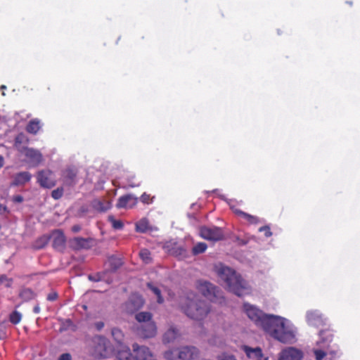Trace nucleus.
I'll use <instances>...</instances> for the list:
<instances>
[{
  "label": "nucleus",
  "instance_id": "1",
  "mask_svg": "<svg viewBox=\"0 0 360 360\" xmlns=\"http://www.w3.org/2000/svg\"><path fill=\"white\" fill-rule=\"evenodd\" d=\"M259 327L281 342L291 343L295 339L293 332L286 328L284 319L280 316L266 314Z\"/></svg>",
  "mask_w": 360,
  "mask_h": 360
},
{
  "label": "nucleus",
  "instance_id": "2",
  "mask_svg": "<svg viewBox=\"0 0 360 360\" xmlns=\"http://www.w3.org/2000/svg\"><path fill=\"white\" fill-rule=\"evenodd\" d=\"M259 327L281 342L291 343L295 339L293 332L286 328L284 319L280 316L266 314Z\"/></svg>",
  "mask_w": 360,
  "mask_h": 360
},
{
  "label": "nucleus",
  "instance_id": "3",
  "mask_svg": "<svg viewBox=\"0 0 360 360\" xmlns=\"http://www.w3.org/2000/svg\"><path fill=\"white\" fill-rule=\"evenodd\" d=\"M181 309L187 316L196 321L203 320L210 311V304L194 293L185 298Z\"/></svg>",
  "mask_w": 360,
  "mask_h": 360
},
{
  "label": "nucleus",
  "instance_id": "4",
  "mask_svg": "<svg viewBox=\"0 0 360 360\" xmlns=\"http://www.w3.org/2000/svg\"><path fill=\"white\" fill-rule=\"evenodd\" d=\"M181 309L187 316L196 321L203 320L210 311V304L194 293L185 298Z\"/></svg>",
  "mask_w": 360,
  "mask_h": 360
},
{
  "label": "nucleus",
  "instance_id": "5",
  "mask_svg": "<svg viewBox=\"0 0 360 360\" xmlns=\"http://www.w3.org/2000/svg\"><path fill=\"white\" fill-rule=\"evenodd\" d=\"M218 275L229 291L238 297L243 295L247 290L245 281L235 271L227 266H221L218 271Z\"/></svg>",
  "mask_w": 360,
  "mask_h": 360
},
{
  "label": "nucleus",
  "instance_id": "6",
  "mask_svg": "<svg viewBox=\"0 0 360 360\" xmlns=\"http://www.w3.org/2000/svg\"><path fill=\"white\" fill-rule=\"evenodd\" d=\"M92 356L96 359H107L114 354V349L112 344L104 336H94L92 338Z\"/></svg>",
  "mask_w": 360,
  "mask_h": 360
},
{
  "label": "nucleus",
  "instance_id": "7",
  "mask_svg": "<svg viewBox=\"0 0 360 360\" xmlns=\"http://www.w3.org/2000/svg\"><path fill=\"white\" fill-rule=\"evenodd\" d=\"M199 350L195 347H183L169 350L165 353L167 360H193L198 358Z\"/></svg>",
  "mask_w": 360,
  "mask_h": 360
},
{
  "label": "nucleus",
  "instance_id": "8",
  "mask_svg": "<svg viewBox=\"0 0 360 360\" xmlns=\"http://www.w3.org/2000/svg\"><path fill=\"white\" fill-rule=\"evenodd\" d=\"M196 288L203 296L212 302H221L224 300V297L218 288L207 281H197Z\"/></svg>",
  "mask_w": 360,
  "mask_h": 360
},
{
  "label": "nucleus",
  "instance_id": "9",
  "mask_svg": "<svg viewBox=\"0 0 360 360\" xmlns=\"http://www.w3.org/2000/svg\"><path fill=\"white\" fill-rule=\"evenodd\" d=\"M243 309L247 316L258 327L266 315L258 307L248 302L243 304Z\"/></svg>",
  "mask_w": 360,
  "mask_h": 360
},
{
  "label": "nucleus",
  "instance_id": "10",
  "mask_svg": "<svg viewBox=\"0 0 360 360\" xmlns=\"http://www.w3.org/2000/svg\"><path fill=\"white\" fill-rule=\"evenodd\" d=\"M200 233L202 238L213 241L221 240L224 236L222 229L217 226H202L200 229Z\"/></svg>",
  "mask_w": 360,
  "mask_h": 360
},
{
  "label": "nucleus",
  "instance_id": "11",
  "mask_svg": "<svg viewBox=\"0 0 360 360\" xmlns=\"http://www.w3.org/2000/svg\"><path fill=\"white\" fill-rule=\"evenodd\" d=\"M37 183L43 188H51L56 186V180L52 171L42 169L37 175Z\"/></svg>",
  "mask_w": 360,
  "mask_h": 360
},
{
  "label": "nucleus",
  "instance_id": "12",
  "mask_svg": "<svg viewBox=\"0 0 360 360\" xmlns=\"http://www.w3.org/2000/svg\"><path fill=\"white\" fill-rule=\"evenodd\" d=\"M163 248L169 255L183 259L186 257V250L177 242L169 240L165 243Z\"/></svg>",
  "mask_w": 360,
  "mask_h": 360
},
{
  "label": "nucleus",
  "instance_id": "13",
  "mask_svg": "<svg viewBox=\"0 0 360 360\" xmlns=\"http://www.w3.org/2000/svg\"><path fill=\"white\" fill-rule=\"evenodd\" d=\"M78 170L75 167H69L63 170L61 179L63 184L67 186H74L77 184Z\"/></svg>",
  "mask_w": 360,
  "mask_h": 360
},
{
  "label": "nucleus",
  "instance_id": "14",
  "mask_svg": "<svg viewBox=\"0 0 360 360\" xmlns=\"http://www.w3.org/2000/svg\"><path fill=\"white\" fill-rule=\"evenodd\" d=\"M135 360H150L153 356L150 349L146 346H139L137 343L132 345Z\"/></svg>",
  "mask_w": 360,
  "mask_h": 360
},
{
  "label": "nucleus",
  "instance_id": "15",
  "mask_svg": "<svg viewBox=\"0 0 360 360\" xmlns=\"http://www.w3.org/2000/svg\"><path fill=\"white\" fill-rule=\"evenodd\" d=\"M138 202V198L132 194L120 196L116 204L117 208L129 209L134 207Z\"/></svg>",
  "mask_w": 360,
  "mask_h": 360
},
{
  "label": "nucleus",
  "instance_id": "16",
  "mask_svg": "<svg viewBox=\"0 0 360 360\" xmlns=\"http://www.w3.org/2000/svg\"><path fill=\"white\" fill-rule=\"evenodd\" d=\"M138 334L143 338H153L156 334V326L154 322L142 323L138 329Z\"/></svg>",
  "mask_w": 360,
  "mask_h": 360
},
{
  "label": "nucleus",
  "instance_id": "17",
  "mask_svg": "<svg viewBox=\"0 0 360 360\" xmlns=\"http://www.w3.org/2000/svg\"><path fill=\"white\" fill-rule=\"evenodd\" d=\"M143 304L144 300L141 295L133 294L126 303V307L129 312H134L141 308Z\"/></svg>",
  "mask_w": 360,
  "mask_h": 360
},
{
  "label": "nucleus",
  "instance_id": "18",
  "mask_svg": "<svg viewBox=\"0 0 360 360\" xmlns=\"http://www.w3.org/2000/svg\"><path fill=\"white\" fill-rule=\"evenodd\" d=\"M25 155L30 162L34 166L39 165L43 160L42 154L39 150L33 148H25Z\"/></svg>",
  "mask_w": 360,
  "mask_h": 360
},
{
  "label": "nucleus",
  "instance_id": "19",
  "mask_svg": "<svg viewBox=\"0 0 360 360\" xmlns=\"http://www.w3.org/2000/svg\"><path fill=\"white\" fill-rule=\"evenodd\" d=\"M302 358V354L300 351L290 347L281 352L278 360H301Z\"/></svg>",
  "mask_w": 360,
  "mask_h": 360
},
{
  "label": "nucleus",
  "instance_id": "20",
  "mask_svg": "<svg viewBox=\"0 0 360 360\" xmlns=\"http://www.w3.org/2000/svg\"><path fill=\"white\" fill-rule=\"evenodd\" d=\"M51 238H53V247L57 250H61L65 247V237L60 230H55L52 232Z\"/></svg>",
  "mask_w": 360,
  "mask_h": 360
},
{
  "label": "nucleus",
  "instance_id": "21",
  "mask_svg": "<svg viewBox=\"0 0 360 360\" xmlns=\"http://www.w3.org/2000/svg\"><path fill=\"white\" fill-rule=\"evenodd\" d=\"M321 340L317 344L323 348L328 347L333 340V334L330 329L321 330L319 332Z\"/></svg>",
  "mask_w": 360,
  "mask_h": 360
},
{
  "label": "nucleus",
  "instance_id": "22",
  "mask_svg": "<svg viewBox=\"0 0 360 360\" xmlns=\"http://www.w3.org/2000/svg\"><path fill=\"white\" fill-rule=\"evenodd\" d=\"M32 175L28 172H22L16 174L14 176L12 185L13 186H21L24 185L27 182L30 181Z\"/></svg>",
  "mask_w": 360,
  "mask_h": 360
},
{
  "label": "nucleus",
  "instance_id": "23",
  "mask_svg": "<svg viewBox=\"0 0 360 360\" xmlns=\"http://www.w3.org/2000/svg\"><path fill=\"white\" fill-rule=\"evenodd\" d=\"M180 336L179 331L171 326L164 334L162 341L164 343H169L176 340Z\"/></svg>",
  "mask_w": 360,
  "mask_h": 360
},
{
  "label": "nucleus",
  "instance_id": "24",
  "mask_svg": "<svg viewBox=\"0 0 360 360\" xmlns=\"http://www.w3.org/2000/svg\"><path fill=\"white\" fill-rule=\"evenodd\" d=\"M116 358L118 360H135L130 349L124 345H121L120 349L117 352Z\"/></svg>",
  "mask_w": 360,
  "mask_h": 360
},
{
  "label": "nucleus",
  "instance_id": "25",
  "mask_svg": "<svg viewBox=\"0 0 360 360\" xmlns=\"http://www.w3.org/2000/svg\"><path fill=\"white\" fill-rule=\"evenodd\" d=\"M51 236L49 235H43L37 238L32 244L34 250H40L44 248L49 242Z\"/></svg>",
  "mask_w": 360,
  "mask_h": 360
},
{
  "label": "nucleus",
  "instance_id": "26",
  "mask_svg": "<svg viewBox=\"0 0 360 360\" xmlns=\"http://www.w3.org/2000/svg\"><path fill=\"white\" fill-rule=\"evenodd\" d=\"M243 350L249 358L263 359V353L260 347L251 348L244 346Z\"/></svg>",
  "mask_w": 360,
  "mask_h": 360
},
{
  "label": "nucleus",
  "instance_id": "27",
  "mask_svg": "<svg viewBox=\"0 0 360 360\" xmlns=\"http://www.w3.org/2000/svg\"><path fill=\"white\" fill-rule=\"evenodd\" d=\"M41 129V122L38 119L31 120L26 127L28 133L36 134Z\"/></svg>",
  "mask_w": 360,
  "mask_h": 360
},
{
  "label": "nucleus",
  "instance_id": "28",
  "mask_svg": "<svg viewBox=\"0 0 360 360\" xmlns=\"http://www.w3.org/2000/svg\"><path fill=\"white\" fill-rule=\"evenodd\" d=\"M20 297L25 302L34 299L36 296L34 292L30 288H23L19 294Z\"/></svg>",
  "mask_w": 360,
  "mask_h": 360
},
{
  "label": "nucleus",
  "instance_id": "29",
  "mask_svg": "<svg viewBox=\"0 0 360 360\" xmlns=\"http://www.w3.org/2000/svg\"><path fill=\"white\" fill-rule=\"evenodd\" d=\"M109 263V266L112 271H115L117 269H118L122 265V262L121 259L115 257V256H110L108 257V260Z\"/></svg>",
  "mask_w": 360,
  "mask_h": 360
},
{
  "label": "nucleus",
  "instance_id": "30",
  "mask_svg": "<svg viewBox=\"0 0 360 360\" xmlns=\"http://www.w3.org/2000/svg\"><path fill=\"white\" fill-rule=\"evenodd\" d=\"M135 318L139 323L151 322L152 314L150 312L141 311L136 314Z\"/></svg>",
  "mask_w": 360,
  "mask_h": 360
},
{
  "label": "nucleus",
  "instance_id": "31",
  "mask_svg": "<svg viewBox=\"0 0 360 360\" xmlns=\"http://www.w3.org/2000/svg\"><path fill=\"white\" fill-rule=\"evenodd\" d=\"M111 334H112L113 339L118 344L122 345V343L124 340V335L123 332L117 328H113L111 330Z\"/></svg>",
  "mask_w": 360,
  "mask_h": 360
},
{
  "label": "nucleus",
  "instance_id": "32",
  "mask_svg": "<svg viewBox=\"0 0 360 360\" xmlns=\"http://www.w3.org/2000/svg\"><path fill=\"white\" fill-rule=\"evenodd\" d=\"M307 320L309 324L314 325L316 321H321V317L316 311H311L307 313Z\"/></svg>",
  "mask_w": 360,
  "mask_h": 360
},
{
  "label": "nucleus",
  "instance_id": "33",
  "mask_svg": "<svg viewBox=\"0 0 360 360\" xmlns=\"http://www.w3.org/2000/svg\"><path fill=\"white\" fill-rule=\"evenodd\" d=\"M139 255L144 263L150 264L152 262L153 259L151 257V253L148 249H141Z\"/></svg>",
  "mask_w": 360,
  "mask_h": 360
},
{
  "label": "nucleus",
  "instance_id": "34",
  "mask_svg": "<svg viewBox=\"0 0 360 360\" xmlns=\"http://www.w3.org/2000/svg\"><path fill=\"white\" fill-rule=\"evenodd\" d=\"M74 248L76 249L84 248L89 243V240L83 238H75L72 241Z\"/></svg>",
  "mask_w": 360,
  "mask_h": 360
},
{
  "label": "nucleus",
  "instance_id": "35",
  "mask_svg": "<svg viewBox=\"0 0 360 360\" xmlns=\"http://www.w3.org/2000/svg\"><path fill=\"white\" fill-rule=\"evenodd\" d=\"M108 220L111 223L112 226L115 230H120L124 227V224L121 220H117L113 215H109Z\"/></svg>",
  "mask_w": 360,
  "mask_h": 360
},
{
  "label": "nucleus",
  "instance_id": "36",
  "mask_svg": "<svg viewBox=\"0 0 360 360\" xmlns=\"http://www.w3.org/2000/svg\"><path fill=\"white\" fill-rule=\"evenodd\" d=\"M207 245L205 243H198L193 246L192 252L194 255H197L203 253L207 250Z\"/></svg>",
  "mask_w": 360,
  "mask_h": 360
},
{
  "label": "nucleus",
  "instance_id": "37",
  "mask_svg": "<svg viewBox=\"0 0 360 360\" xmlns=\"http://www.w3.org/2000/svg\"><path fill=\"white\" fill-rule=\"evenodd\" d=\"M22 319V314L20 312L15 310L9 315V321L16 325L20 322Z\"/></svg>",
  "mask_w": 360,
  "mask_h": 360
},
{
  "label": "nucleus",
  "instance_id": "38",
  "mask_svg": "<svg viewBox=\"0 0 360 360\" xmlns=\"http://www.w3.org/2000/svg\"><path fill=\"white\" fill-rule=\"evenodd\" d=\"M240 217L243 218L251 224H256L259 222V219L256 216L251 215L246 212H240Z\"/></svg>",
  "mask_w": 360,
  "mask_h": 360
},
{
  "label": "nucleus",
  "instance_id": "39",
  "mask_svg": "<svg viewBox=\"0 0 360 360\" xmlns=\"http://www.w3.org/2000/svg\"><path fill=\"white\" fill-rule=\"evenodd\" d=\"M147 285H148V288H150L153 292V293L157 296L158 302L162 303L164 300H163L162 297L161 296L160 290L158 288L153 286L150 283H148L147 284Z\"/></svg>",
  "mask_w": 360,
  "mask_h": 360
},
{
  "label": "nucleus",
  "instance_id": "40",
  "mask_svg": "<svg viewBox=\"0 0 360 360\" xmlns=\"http://www.w3.org/2000/svg\"><path fill=\"white\" fill-rule=\"evenodd\" d=\"M13 284V279L7 277L6 275L0 276V286L4 285L6 288H11Z\"/></svg>",
  "mask_w": 360,
  "mask_h": 360
},
{
  "label": "nucleus",
  "instance_id": "41",
  "mask_svg": "<svg viewBox=\"0 0 360 360\" xmlns=\"http://www.w3.org/2000/svg\"><path fill=\"white\" fill-rule=\"evenodd\" d=\"M63 195V188L62 187H58L56 189L52 191L51 197L54 200H58L62 198Z\"/></svg>",
  "mask_w": 360,
  "mask_h": 360
},
{
  "label": "nucleus",
  "instance_id": "42",
  "mask_svg": "<svg viewBox=\"0 0 360 360\" xmlns=\"http://www.w3.org/2000/svg\"><path fill=\"white\" fill-rule=\"evenodd\" d=\"M153 198L150 197V195L146 193H143L140 199L141 201L144 204H150L153 202Z\"/></svg>",
  "mask_w": 360,
  "mask_h": 360
},
{
  "label": "nucleus",
  "instance_id": "43",
  "mask_svg": "<svg viewBox=\"0 0 360 360\" xmlns=\"http://www.w3.org/2000/svg\"><path fill=\"white\" fill-rule=\"evenodd\" d=\"M58 298V294L55 290H51L46 297L48 301L54 302Z\"/></svg>",
  "mask_w": 360,
  "mask_h": 360
},
{
  "label": "nucleus",
  "instance_id": "44",
  "mask_svg": "<svg viewBox=\"0 0 360 360\" xmlns=\"http://www.w3.org/2000/svg\"><path fill=\"white\" fill-rule=\"evenodd\" d=\"M259 232H264L266 237H270L272 235L270 227L268 226H264L259 229Z\"/></svg>",
  "mask_w": 360,
  "mask_h": 360
},
{
  "label": "nucleus",
  "instance_id": "45",
  "mask_svg": "<svg viewBox=\"0 0 360 360\" xmlns=\"http://www.w3.org/2000/svg\"><path fill=\"white\" fill-rule=\"evenodd\" d=\"M314 354L316 360H322L323 358L326 355V353L321 349L314 350Z\"/></svg>",
  "mask_w": 360,
  "mask_h": 360
},
{
  "label": "nucleus",
  "instance_id": "46",
  "mask_svg": "<svg viewBox=\"0 0 360 360\" xmlns=\"http://www.w3.org/2000/svg\"><path fill=\"white\" fill-rule=\"evenodd\" d=\"M136 230L140 232H145L147 229L146 224L143 221H140L136 225Z\"/></svg>",
  "mask_w": 360,
  "mask_h": 360
},
{
  "label": "nucleus",
  "instance_id": "47",
  "mask_svg": "<svg viewBox=\"0 0 360 360\" xmlns=\"http://www.w3.org/2000/svg\"><path fill=\"white\" fill-rule=\"evenodd\" d=\"M218 360H237L233 355L223 354L218 357Z\"/></svg>",
  "mask_w": 360,
  "mask_h": 360
},
{
  "label": "nucleus",
  "instance_id": "48",
  "mask_svg": "<svg viewBox=\"0 0 360 360\" xmlns=\"http://www.w3.org/2000/svg\"><path fill=\"white\" fill-rule=\"evenodd\" d=\"M58 360H72V356L69 353H64L60 356Z\"/></svg>",
  "mask_w": 360,
  "mask_h": 360
},
{
  "label": "nucleus",
  "instance_id": "49",
  "mask_svg": "<svg viewBox=\"0 0 360 360\" xmlns=\"http://www.w3.org/2000/svg\"><path fill=\"white\" fill-rule=\"evenodd\" d=\"M13 201L14 202L20 203L23 201V197L20 195H16L13 196Z\"/></svg>",
  "mask_w": 360,
  "mask_h": 360
},
{
  "label": "nucleus",
  "instance_id": "50",
  "mask_svg": "<svg viewBox=\"0 0 360 360\" xmlns=\"http://www.w3.org/2000/svg\"><path fill=\"white\" fill-rule=\"evenodd\" d=\"M95 327L98 330H101L104 327V323L102 321H98L95 323Z\"/></svg>",
  "mask_w": 360,
  "mask_h": 360
},
{
  "label": "nucleus",
  "instance_id": "51",
  "mask_svg": "<svg viewBox=\"0 0 360 360\" xmlns=\"http://www.w3.org/2000/svg\"><path fill=\"white\" fill-rule=\"evenodd\" d=\"M231 209L233 210V212L237 214L238 216L240 217V212H243L242 210L236 208V207L234 206H231Z\"/></svg>",
  "mask_w": 360,
  "mask_h": 360
},
{
  "label": "nucleus",
  "instance_id": "52",
  "mask_svg": "<svg viewBox=\"0 0 360 360\" xmlns=\"http://www.w3.org/2000/svg\"><path fill=\"white\" fill-rule=\"evenodd\" d=\"M40 310H41V309H40V307H39V304L35 305V306L34 307V308H33V312H34V314H39V313L40 312Z\"/></svg>",
  "mask_w": 360,
  "mask_h": 360
},
{
  "label": "nucleus",
  "instance_id": "53",
  "mask_svg": "<svg viewBox=\"0 0 360 360\" xmlns=\"http://www.w3.org/2000/svg\"><path fill=\"white\" fill-rule=\"evenodd\" d=\"M80 230V227L79 226H72V231L74 232H77Z\"/></svg>",
  "mask_w": 360,
  "mask_h": 360
},
{
  "label": "nucleus",
  "instance_id": "54",
  "mask_svg": "<svg viewBox=\"0 0 360 360\" xmlns=\"http://www.w3.org/2000/svg\"><path fill=\"white\" fill-rule=\"evenodd\" d=\"M4 166V158L0 155V169Z\"/></svg>",
  "mask_w": 360,
  "mask_h": 360
},
{
  "label": "nucleus",
  "instance_id": "55",
  "mask_svg": "<svg viewBox=\"0 0 360 360\" xmlns=\"http://www.w3.org/2000/svg\"><path fill=\"white\" fill-rule=\"evenodd\" d=\"M89 279L91 280V281H98L99 279H96L95 278V277L92 275H89Z\"/></svg>",
  "mask_w": 360,
  "mask_h": 360
},
{
  "label": "nucleus",
  "instance_id": "56",
  "mask_svg": "<svg viewBox=\"0 0 360 360\" xmlns=\"http://www.w3.org/2000/svg\"><path fill=\"white\" fill-rule=\"evenodd\" d=\"M101 211H105V210H106V209H103V208H101Z\"/></svg>",
  "mask_w": 360,
  "mask_h": 360
}]
</instances>
